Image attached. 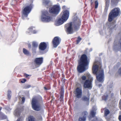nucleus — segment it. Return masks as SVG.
<instances>
[{"instance_id":"nucleus-1","label":"nucleus","mask_w":121,"mask_h":121,"mask_svg":"<svg viewBox=\"0 0 121 121\" xmlns=\"http://www.w3.org/2000/svg\"><path fill=\"white\" fill-rule=\"evenodd\" d=\"M78 62L77 69L79 73H83L88 69L89 62L86 55H82L79 60H78Z\"/></svg>"},{"instance_id":"nucleus-2","label":"nucleus","mask_w":121,"mask_h":121,"mask_svg":"<svg viewBox=\"0 0 121 121\" xmlns=\"http://www.w3.org/2000/svg\"><path fill=\"white\" fill-rule=\"evenodd\" d=\"M93 73L96 76V78L98 81L102 83L104 80V73L103 70L102 68L101 64L99 65H94L92 68Z\"/></svg>"},{"instance_id":"nucleus-3","label":"nucleus","mask_w":121,"mask_h":121,"mask_svg":"<svg viewBox=\"0 0 121 121\" xmlns=\"http://www.w3.org/2000/svg\"><path fill=\"white\" fill-rule=\"evenodd\" d=\"M81 21L80 19L77 17H75L72 23H70L67 28L66 31L68 34H71L73 33L74 30L77 31L80 28Z\"/></svg>"},{"instance_id":"nucleus-4","label":"nucleus","mask_w":121,"mask_h":121,"mask_svg":"<svg viewBox=\"0 0 121 121\" xmlns=\"http://www.w3.org/2000/svg\"><path fill=\"white\" fill-rule=\"evenodd\" d=\"M43 103V99L41 96L40 95L35 96L32 99V107L35 111H40L41 109V105Z\"/></svg>"},{"instance_id":"nucleus-5","label":"nucleus","mask_w":121,"mask_h":121,"mask_svg":"<svg viewBox=\"0 0 121 121\" xmlns=\"http://www.w3.org/2000/svg\"><path fill=\"white\" fill-rule=\"evenodd\" d=\"M121 11L118 8H115L112 9L109 13L108 17V21L112 22L115 18L119 16L121 14Z\"/></svg>"},{"instance_id":"nucleus-6","label":"nucleus","mask_w":121,"mask_h":121,"mask_svg":"<svg viewBox=\"0 0 121 121\" xmlns=\"http://www.w3.org/2000/svg\"><path fill=\"white\" fill-rule=\"evenodd\" d=\"M60 14L62 15L61 18H59L57 22L59 25L62 24L67 20L69 16V12L67 10H63Z\"/></svg>"},{"instance_id":"nucleus-7","label":"nucleus","mask_w":121,"mask_h":121,"mask_svg":"<svg viewBox=\"0 0 121 121\" xmlns=\"http://www.w3.org/2000/svg\"><path fill=\"white\" fill-rule=\"evenodd\" d=\"M86 75L88 79L86 80L84 82L83 87L85 88H87L91 89L92 88L93 78L91 77V75L89 73H87Z\"/></svg>"},{"instance_id":"nucleus-8","label":"nucleus","mask_w":121,"mask_h":121,"mask_svg":"<svg viewBox=\"0 0 121 121\" xmlns=\"http://www.w3.org/2000/svg\"><path fill=\"white\" fill-rule=\"evenodd\" d=\"M41 19L43 22H49L52 20V18L48 11H45L42 13Z\"/></svg>"},{"instance_id":"nucleus-9","label":"nucleus","mask_w":121,"mask_h":121,"mask_svg":"<svg viewBox=\"0 0 121 121\" xmlns=\"http://www.w3.org/2000/svg\"><path fill=\"white\" fill-rule=\"evenodd\" d=\"M60 10V6L59 5H55L50 8L49 11L50 13L56 15L59 13Z\"/></svg>"},{"instance_id":"nucleus-10","label":"nucleus","mask_w":121,"mask_h":121,"mask_svg":"<svg viewBox=\"0 0 121 121\" xmlns=\"http://www.w3.org/2000/svg\"><path fill=\"white\" fill-rule=\"evenodd\" d=\"M32 8V6L31 4L26 6L22 11V17L23 18L24 16L27 17L29 13L31 11Z\"/></svg>"},{"instance_id":"nucleus-11","label":"nucleus","mask_w":121,"mask_h":121,"mask_svg":"<svg viewBox=\"0 0 121 121\" xmlns=\"http://www.w3.org/2000/svg\"><path fill=\"white\" fill-rule=\"evenodd\" d=\"M60 39L58 37H55L53 39L52 42L53 44V47L55 48H56L60 43Z\"/></svg>"},{"instance_id":"nucleus-12","label":"nucleus","mask_w":121,"mask_h":121,"mask_svg":"<svg viewBox=\"0 0 121 121\" xmlns=\"http://www.w3.org/2000/svg\"><path fill=\"white\" fill-rule=\"evenodd\" d=\"M75 92L76 97L78 98H81L82 95V87H77L75 90Z\"/></svg>"},{"instance_id":"nucleus-13","label":"nucleus","mask_w":121,"mask_h":121,"mask_svg":"<svg viewBox=\"0 0 121 121\" xmlns=\"http://www.w3.org/2000/svg\"><path fill=\"white\" fill-rule=\"evenodd\" d=\"M43 60L42 57L36 58L34 60V62L36 65L39 66L43 63Z\"/></svg>"},{"instance_id":"nucleus-14","label":"nucleus","mask_w":121,"mask_h":121,"mask_svg":"<svg viewBox=\"0 0 121 121\" xmlns=\"http://www.w3.org/2000/svg\"><path fill=\"white\" fill-rule=\"evenodd\" d=\"M47 45L46 43L44 42L41 43L39 44V49L42 51H44L47 48Z\"/></svg>"},{"instance_id":"nucleus-15","label":"nucleus","mask_w":121,"mask_h":121,"mask_svg":"<svg viewBox=\"0 0 121 121\" xmlns=\"http://www.w3.org/2000/svg\"><path fill=\"white\" fill-rule=\"evenodd\" d=\"M23 110V109L22 108H17L14 111V115L17 116H19Z\"/></svg>"},{"instance_id":"nucleus-16","label":"nucleus","mask_w":121,"mask_h":121,"mask_svg":"<svg viewBox=\"0 0 121 121\" xmlns=\"http://www.w3.org/2000/svg\"><path fill=\"white\" fill-rule=\"evenodd\" d=\"M82 114L83 116L82 117H79L78 119L79 121H85L86 120V116L87 115L88 113L86 111L83 112Z\"/></svg>"},{"instance_id":"nucleus-17","label":"nucleus","mask_w":121,"mask_h":121,"mask_svg":"<svg viewBox=\"0 0 121 121\" xmlns=\"http://www.w3.org/2000/svg\"><path fill=\"white\" fill-rule=\"evenodd\" d=\"M60 101L63 102L64 101L63 97L64 95V88L62 87L61 88V91L60 92Z\"/></svg>"},{"instance_id":"nucleus-18","label":"nucleus","mask_w":121,"mask_h":121,"mask_svg":"<svg viewBox=\"0 0 121 121\" xmlns=\"http://www.w3.org/2000/svg\"><path fill=\"white\" fill-rule=\"evenodd\" d=\"M90 95H89V96L87 97L86 96H84L82 98V100L83 101L88 102H89L90 99Z\"/></svg>"},{"instance_id":"nucleus-19","label":"nucleus","mask_w":121,"mask_h":121,"mask_svg":"<svg viewBox=\"0 0 121 121\" xmlns=\"http://www.w3.org/2000/svg\"><path fill=\"white\" fill-rule=\"evenodd\" d=\"M23 53L25 55H28L29 54V52L25 48H23Z\"/></svg>"},{"instance_id":"nucleus-20","label":"nucleus","mask_w":121,"mask_h":121,"mask_svg":"<svg viewBox=\"0 0 121 121\" xmlns=\"http://www.w3.org/2000/svg\"><path fill=\"white\" fill-rule=\"evenodd\" d=\"M82 39L80 37V36H78V37L76 41V44H78L81 41Z\"/></svg>"},{"instance_id":"nucleus-21","label":"nucleus","mask_w":121,"mask_h":121,"mask_svg":"<svg viewBox=\"0 0 121 121\" xmlns=\"http://www.w3.org/2000/svg\"><path fill=\"white\" fill-rule=\"evenodd\" d=\"M32 45L35 48H37L38 46V44L37 43L35 42H32Z\"/></svg>"},{"instance_id":"nucleus-22","label":"nucleus","mask_w":121,"mask_h":121,"mask_svg":"<svg viewBox=\"0 0 121 121\" xmlns=\"http://www.w3.org/2000/svg\"><path fill=\"white\" fill-rule=\"evenodd\" d=\"M109 4H105L104 12L106 13L108 9Z\"/></svg>"},{"instance_id":"nucleus-23","label":"nucleus","mask_w":121,"mask_h":121,"mask_svg":"<svg viewBox=\"0 0 121 121\" xmlns=\"http://www.w3.org/2000/svg\"><path fill=\"white\" fill-rule=\"evenodd\" d=\"M95 114L96 113L93 111H91L90 113V115L93 117H95Z\"/></svg>"},{"instance_id":"nucleus-24","label":"nucleus","mask_w":121,"mask_h":121,"mask_svg":"<svg viewBox=\"0 0 121 121\" xmlns=\"http://www.w3.org/2000/svg\"><path fill=\"white\" fill-rule=\"evenodd\" d=\"M95 9H97L98 6V2L97 0H96L95 2Z\"/></svg>"},{"instance_id":"nucleus-25","label":"nucleus","mask_w":121,"mask_h":121,"mask_svg":"<svg viewBox=\"0 0 121 121\" xmlns=\"http://www.w3.org/2000/svg\"><path fill=\"white\" fill-rule=\"evenodd\" d=\"M110 113V112L109 110L108 109H106L104 111V115L106 116H107Z\"/></svg>"},{"instance_id":"nucleus-26","label":"nucleus","mask_w":121,"mask_h":121,"mask_svg":"<svg viewBox=\"0 0 121 121\" xmlns=\"http://www.w3.org/2000/svg\"><path fill=\"white\" fill-rule=\"evenodd\" d=\"M49 3V1L46 0H45L43 2V4L46 6L48 5Z\"/></svg>"},{"instance_id":"nucleus-27","label":"nucleus","mask_w":121,"mask_h":121,"mask_svg":"<svg viewBox=\"0 0 121 121\" xmlns=\"http://www.w3.org/2000/svg\"><path fill=\"white\" fill-rule=\"evenodd\" d=\"M108 97V95H104L102 97V99L103 100H106L107 99Z\"/></svg>"},{"instance_id":"nucleus-28","label":"nucleus","mask_w":121,"mask_h":121,"mask_svg":"<svg viewBox=\"0 0 121 121\" xmlns=\"http://www.w3.org/2000/svg\"><path fill=\"white\" fill-rule=\"evenodd\" d=\"M57 73L56 74L55 73H52L51 75V76L53 78H56V77L57 76Z\"/></svg>"},{"instance_id":"nucleus-29","label":"nucleus","mask_w":121,"mask_h":121,"mask_svg":"<svg viewBox=\"0 0 121 121\" xmlns=\"http://www.w3.org/2000/svg\"><path fill=\"white\" fill-rule=\"evenodd\" d=\"M26 81V79L23 78L21 80H20V82L21 83H24Z\"/></svg>"},{"instance_id":"nucleus-30","label":"nucleus","mask_w":121,"mask_h":121,"mask_svg":"<svg viewBox=\"0 0 121 121\" xmlns=\"http://www.w3.org/2000/svg\"><path fill=\"white\" fill-rule=\"evenodd\" d=\"M81 78L83 81H86V77L84 75L82 76L81 77Z\"/></svg>"},{"instance_id":"nucleus-31","label":"nucleus","mask_w":121,"mask_h":121,"mask_svg":"<svg viewBox=\"0 0 121 121\" xmlns=\"http://www.w3.org/2000/svg\"><path fill=\"white\" fill-rule=\"evenodd\" d=\"M28 121H35V119L33 117H29L28 118Z\"/></svg>"},{"instance_id":"nucleus-32","label":"nucleus","mask_w":121,"mask_h":121,"mask_svg":"<svg viewBox=\"0 0 121 121\" xmlns=\"http://www.w3.org/2000/svg\"><path fill=\"white\" fill-rule=\"evenodd\" d=\"M24 76L25 77L27 78H29L28 77H29L31 76V75H28L26 73H24Z\"/></svg>"},{"instance_id":"nucleus-33","label":"nucleus","mask_w":121,"mask_h":121,"mask_svg":"<svg viewBox=\"0 0 121 121\" xmlns=\"http://www.w3.org/2000/svg\"><path fill=\"white\" fill-rule=\"evenodd\" d=\"M31 87V86L30 85H26L24 87V88L25 89Z\"/></svg>"},{"instance_id":"nucleus-34","label":"nucleus","mask_w":121,"mask_h":121,"mask_svg":"<svg viewBox=\"0 0 121 121\" xmlns=\"http://www.w3.org/2000/svg\"><path fill=\"white\" fill-rule=\"evenodd\" d=\"M11 91L9 90L8 91V96L9 97V96H10V94H11Z\"/></svg>"},{"instance_id":"nucleus-35","label":"nucleus","mask_w":121,"mask_h":121,"mask_svg":"<svg viewBox=\"0 0 121 121\" xmlns=\"http://www.w3.org/2000/svg\"><path fill=\"white\" fill-rule=\"evenodd\" d=\"M119 107L121 110V99L120 100L119 104Z\"/></svg>"},{"instance_id":"nucleus-36","label":"nucleus","mask_w":121,"mask_h":121,"mask_svg":"<svg viewBox=\"0 0 121 121\" xmlns=\"http://www.w3.org/2000/svg\"><path fill=\"white\" fill-rule=\"evenodd\" d=\"M105 4H109L110 0H105Z\"/></svg>"},{"instance_id":"nucleus-37","label":"nucleus","mask_w":121,"mask_h":121,"mask_svg":"<svg viewBox=\"0 0 121 121\" xmlns=\"http://www.w3.org/2000/svg\"><path fill=\"white\" fill-rule=\"evenodd\" d=\"M38 119L39 120V121H41L42 120V118L41 116H39L38 117Z\"/></svg>"},{"instance_id":"nucleus-38","label":"nucleus","mask_w":121,"mask_h":121,"mask_svg":"<svg viewBox=\"0 0 121 121\" xmlns=\"http://www.w3.org/2000/svg\"><path fill=\"white\" fill-rule=\"evenodd\" d=\"M25 97H23L22 98V103H24V102L25 101Z\"/></svg>"},{"instance_id":"nucleus-39","label":"nucleus","mask_w":121,"mask_h":121,"mask_svg":"<svg viewBox=\"0 0 121 121\" xmlns=\"http://www.w3.org/2000/svg\"><path fill=\"white\" fill-rule=\"evenodd\" d=\"M118 72L120 75H121V67L119 69Z\"/></svg>"},{"instance_id":"nucleus-40","label":"nucleus","mask_w":121,"mask_h":121,"mask_svg":"<svg viewBox=\"0 0 121 121\" xmlns=\"http://www.w3.org/2000/svg\"><path fill=\"white\" fill-rule=\"evenodd\" d=\"M62 79H61V81H62V80L64 79V78H65V75L63 74H62Z\"/></svg>"},{"instance_id":"nucleus-41","label":"nucleus","mask_w":121,"mask_h":121,"mask_svg":"<svg viewBox=\"0 0 121 121\" xmlns=\"http://www.w3.org/2000/svg\"><path fill=\"white\" fill-rule=\"evenodd\" d=\"M118 118L119 121H121V115L119 116Z\"/></svg>"},{"instance_id":"nucleus-42","label":"nucleus","mask_w":121,"mask_h":121,"mask_svg":"<svg viewBox=\"0 0 121 121\" xmlns=\"http://www.w3.org/2000/svg\"><path fill=\"white\" fill-rule=\"evenodd\" d=\"M21 118V117L18 118L17 121H22Z\"/></svg>"},{"instance_id":"nucleus-43","label":"nucleus","mask_w":121,"mask_h":121,"mask_svg":"<svg viewBox=\"0 0 121 121\" xmlns=\"http://www.w3.org/2000/svg\"><path fill=\"white\" fill-rule=\"evenodd\" d=\"M62 8L63 9H65L66 8V6H64L62 7Z\"/></svg>"},{"instance_id":"nucleus-44","label":"nucleus","mask_w":121,"mask_h":121,"mask_svg":"<svg viewBox=\"0 0 121 121\" xmlns=\"http://www.w3.org/2000/svg\"><path fill=\"white\" fill-rule=\"evenodd\" d=\"M91 5L92 6V5L93 4V2L92 1V0H91Z\"/></svg>"},{"instance_id":"nucleus-45","label":"nucleus","mask_w":121,"mask_h":121,"mask_svg":"<svg viewBox=\"0 0 121 121\" xmlns=\"http://www.w3.org/2000/svg\"><path fill=\"white\" fill-rule=\"evenodd\" d=\"M93 98H91V101L93 102Z\"/></svg>"},{"instance_id":"nucleus-46","label":"nucleus","mask_w":121,"mask_h":121,"mask_svg":"<svg viewBox=\"0 0 121 121\" xmlns=\"http://www.w3.org/2000/svg\"><path fill=\"white\" fill-rule=\"evenodd\" d=\"M31 46L30 44H29L28 45V47L29 48H31Z\"/></svg>"},{"instance_id":"nucleus-47","label":"nucleus","mask_w":121,"mask_h":121,"mask_svg":"<svg viewBox=\"0 0 121 121\" xmlns=\"http://www.w3.org/2000/svg\"><path fill=\"white\" fill-rule=\"evenodd\" d=\"M29 30H32V27H30L29 28Z\"/></svg>"},{"instance_id":"nucleus-48","label":"nucleus","mask_w":121,"mask_h":121,"mask_svg":"<svg viewBox=\"0 0 121 121\" xmlns=\"http://www.w3.org/2000/svg\"><path fill=\"white\" fill-rule=\"evenodd\" d=\"M44 89L45 90H47V88L45 87H44Z\"/></svg>"},{"instance_id":"nucleus-49","label":"nucleus","mask_w":121,"mask_h":121,"mask_svg":"<svg viewBox=\"0 0 121 121\" xmlns=\"http://www.w3.org/2000/svg\"><path fill=\"white\" fill-rule=\"evenodd\" d=\"M98 85H99V86H102V84H99Z\"/></svg>"},{"instance_id":"nucleus-50","label":"nucleus","mask_w":121,"mask_h":121,"mask_svg":"<svg viewBox=\"0 0 121 121\" xmlns=\"http://www.w3.org/2000/svg\"><path fill=\"white\" fill-rule=\"evenodd\" d=\"M2 108L1 107H0V111L1 110Z\"/></svg>"},{"instance_id":"nucleus-51","label":"nucleus","mask_w":121,"mask_h":121,"mask_svg":"<svg viewBox=\"0 0 121 121\" xmlns=\"http://www.w3.org/2000/svg\"><path fill=\"white\" fill-rule=\"evenodd\" d=\"M111 2H113L114 1V0H111Z\"/></svg>"},{"instance_id":"nucleus-52","label":"nucleus","mask_w":121,"mask_h":121,"mask_svg":"<svg viewBox=\"0 0 121 121\" xmlns=\"http://www.w3.org/2000/svg\"><path fill=\"white\" fill-rule=\"evenodd\" d=\"M32 50L33 51H34V49L33 48H32Z\"/></svg>"},{"instance_id":"nucleus-53","label":"nucleus","mask_w":121,"mask_h":121,"mask_svg":"<svg viewBox=\"0 0 121 121\" xmlns=\"http://www.w3.org/2000/svg\"><path fill=\"white\" fill-rule=\"evenodd\" d=\"M64 80V82H65V81H64V80H65V79H64V80Z\"/></svg>"},{"instance_id":"nucleus-54","label":"nucleus","mask_w":121,"mask_h":121,"mask_svg":"<svg viewBox=\"0 0 121 121\" xmlns=\"http://www.w3.org/2000/svg\"><path fill=\"white\" fill-rule=\"evenodd\" d=\"M36 32H34V33H36Z\"/></svg>"},{"instance_id":"nucleus-55","label":"nucleus","mask_w":121,"mask_h":121,"mask_svg":"<svg viewBox=\"0 0 121 121\" xmlns=\"http://www.w3.org/2000/svg\"><path fill=\"white\" fill-rule=\"evenodd\" d=\"M88 93H89V91H88Z\"/></svg>"}]
</instances>
